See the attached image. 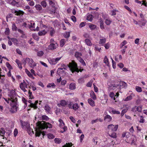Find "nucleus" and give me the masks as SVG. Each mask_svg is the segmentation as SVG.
I'll return each mask as SVG.
<instances>
[{"label": "nucleus", "mask_w": 147, "mask_h": 147, "mask_svg": "<svg viewBox=\"0 0 147 147\" xmlns=\"http://www.w3.org/2000/svg\"><path fill=\"white\" fill-rule=\"evenodd\" d=\"M9 98H4L5 100L8 103L11 104L13 102H17V95L14 90H12L9 93Z\"/></svg>", "instance_id": "nucleus-1"}, {"label": "nucleus", "mask_w": 147, "mask_h": 147, "mask_svg": "<svg viewBox=\"0 0 147 147\" xmlns=\"http://www.w3.org/2000/svg\"><path fill=\"white\" fill-rule=\"evenodd\" d=\"M36 124L37 127L39 129H44L48 128H51L52 127V125L51 123L44 121L42 122H38L36 123Z\"/></svg>", "instance_id": "nucleus-2"}, {"label": "nucleus", "mask_w": 147, "mask_h": 147, "mask_svg": "<svg viewBox=\"0 0 147 147\" xmlns=\"http://www.w3.org/2000/svg\"><path fill=\"white\" fill-rule=\"evenodd\" d=\"M23 64L24 65H26L27 63H28L29 66L32 68H33L36 65L33 60L31 59L26 58L23 59Z\"/></svg>", "instance_id": "nucleus-3"}, {"label": "nucleus", "mask_w": 147, "mask_h": 147, "mask_svg": "<svg viewBox=\"0 0 147 147\" xmlns=\"http://www.w3.org/2000/svg\"><path fill=\"white\" fill-rule=\"evenodd\" d=\"M108 90L109 91L115 90H119L120 86L118 84V83L113 82L111 84H109Z\"/></svg>", "instance_id": "nucleus-4"}, {"label": "nucleus", "mask_w": 147, "mask_h": 147, "mask_svg": "<svg viewBox=\"0 0 147 147\" xmlns=\"http://www.w3.org/2000/svg\"><path fill=\"white\" fill-rule=\"evenodd\" d=\"M77 64L74 61H72L71 63H69V67L72 72L74 71L79 72V71L78 68L77 67Z\"/></svg>", "instance_id": "nucleus-5"}, {"label": "nucleus", "mask_w": 147, "mask_h": 147, "mask_svg": "<svg viewBox=\"0 0 147 147\" xmlns=\"http://www.w3.org/2000/svg\"><path fill=\"white\" fill-rule=\"evenodd\" d=\"M58 121L59 123V126L61 128L63 129V131H61L60 132L61 133H63L67 130V127L65 126L64 122L61 119H59L58 120Z\"/></svg>", "instance_id": "nucleus-6"}, {"label": "nucleus", "mask_w": 147, "mask_h": 147, "mask_svg": "<svg viewBox=\"0 0 147 147\" xmlns=\"http://www.w3.org/2000/svg\"><path fill=\"white\" fill-rule=\"evenodd\" d=\"M118 125H108L107 127L108 132L116 131L118 129Z\"/></svg>", "instance_id": "nucleus-7"}, {"label": "nucleus", "mask_w": 147, "mask_h": 147, "mask_svg": "<svg viewBox=\"0 0 147 147\" xmlns=\"http://www.w3.org/2000/svg\"><path fill=\"white\" fill-rule=\"evenodd\" d=\"M61 57H57L55 58L49 59V62L52 65H54L57 64L58 61L61 59Z\"/></svg>", "instance_id": "nucleus-8"}, {"label": "nucleus", "mask_w": 147, "mask_h": 147, "mask_svg": "<svg viewBox=\"0 0 147 147\" xmlns=\"http://www.w3.org/2000/svg\"><path fill=\"white\" fill-rule=\"evenodd\" d=\"M20 88L24 92H26L27 90L26 88L28 87V85L24 81H23L20 84Z\"/></svg>", "instance_id": "nucleus-9"}, {"label": "nucleus", "mask_w": 147, "mask_h": 147, "mask_svg": "<svg viewBox=\"0 0 147 147\" xmlns=\"http://www.w3.org/2000/svg\"><path fill=\"white\" fill-rule=\"evenodd\" d=\"M16 102H13L12 103L13 104L11 103V108L10 111L11 113H14L16 112L17 111V107L16 106Z\"/></svg>", "instance_id": "nucleus-10"}, {"label": "nucleus", "mask_w": 147, "mask_h": 147, "mask_svg": "<svg viewBox=\"0 0 147 147\" xmlns=\"http://www.w3.org/2000/svg\"><path fill=\"white\" fill-rule=\"evenodd\" d=\"M57 47V43L55 42V43L50 44L48 46V48L49 50H53L56 49Z\"/></svg>", "instance_id": "nucleus-11"}, {"label": "nucleus", "mask_w": 147, "mask_h": 147, "mask_svg": "<svg viewBox=\"0 0 147 147\" xmlns=\"http://www.w3.org/2000/svg\"><path fill=\"white\" fill-rule=\"evenodd\" d=\"M22 128L24 129H29L30 127L29 124L27 122H23L22 123Z\"/></svg>", "instance_id": "nucleus-12"}, {"label": "nucleus", "mask_w": 147, "mask_h": 147, "mask_svg": "<svg viewBox=\"0 0 147 147\" xmlns=\"http://www.w3.org/2000/svg\"><path fill=\"white\" fill-rule=\"evenodd\" d=\"M7 3H9L10 4L13 5H17L19 3L16 2L15 0H13L11 1L10 0H6Z\"/></svg>", "instance_id": "nucleus-13"}, {"label": "nucleus", "mask_w": 147, "mask_h": 147, "mask_svg": "<svg viewBox=\"0 0 147 147\" xmlns=\"http://www.w3.org/2000/svg\"><path fill=\"white\" fill-rule=\"evenodd\" d=\"M67 104V102L64 100H61L60 102V103L58 104V105L60 107L61 106L65 107Z\"/></svg>", "instance_id": "nucleus-14"}, {"label": "nucleus", "mask_w": 147, "mask_h": 147, "mask_svg": "<svg viewBox=\"0 0 147 147\" xmlns=\"http://www.w3.org/2000/svg\"><path fill=\"white\" fill-rule=\"evenodd\" d=\"M106 38H105L102 37L100 39L99 42V44L103 46L104 44L106 42Z\"/></svg>", "instance_id": "nucleus-15"}, {"label": "nucleus", "mask_w": 147, "mask_h": 147, "mask_svg": "<svg viewBox=\"0 0 147 147\" xmlns=\"http://www.w3.org/2000/svg\"><path fill=\"white\" fill-rule=\"evenodd\" d=\"M135 96L134 94L133 93L131 94L130 95L127 96L125 98L123 99V100L124 101H128L131 100L133 97Z\"/></svg>", "instance_id": "nucleus-16"}, {"label": "nucleus", "mask_w": 147, "mask_h": 147, "mask_svg": "<svg viewBox=\"0 0 147 147\" xmlns=\"http://www.w3.org/2000/svg\"><path fill=\"white\" fill-rule=\"evenodd\" d=\"M118 84L120 86V87H121L122 88H126L127 87V84L125 82H121L118 83Z\"/></svg>", "instance_id": "nucleus-17"}, {"label": "nucleus", "mask_w": 147, "mask_h": 147, "mask_svg": "<svg viewBox=\"0 0 147 147\" xmlns=\"http://www.w3.org/2000/svg\"><path fill=\"white\" fill-rule=\"evenodd\" d=\"M25 71L26 73L30 78L32 79H34V78L32 76V74L27 69H25Z\"/></svg>", "instance_id": "nucleus-18"}, {"label": "nucleus", "mask_w": 147, "mask_h": 147, "mask_svg": "<svg viewBox=\"0 0 147 147\" xmlns=\"http://www.w3.org/2000/svg\"><path fill=\"white\" fill-rule=\"evenodd\" d=\"M44 109L47 113H49L51 112V108L48 105H45Z\"/></svg>", "instance_id": "nucleus-19"}, {"label": "nucleus", "mask_w": 147, "mask_h": 147, "mask_svg": "<svg viewBox=\"0 0 147 147\" xmlns=\"http://www.w3.org/2000/svg\"><path fill=\"white\" fill-rule=\"evenodd\" d=\"M14 12L18 16L23 15L24 13V12L23 11L18 10L15 11Z\"/></svg>", "instance_id": "nucleus-20"}, {"label": "nucleus", "mask_w": 147, "mask_h": 147, "mask_svg": "<svg viewBox=\"0 0 147 147\" xmlns=\"http://www.w3.org/2000/svg\"><path fill=\"white\" fill-rule=\"evenodd\" d=\"M88 103L92 107H94L95 106V105L94 102L91 98L88 99Z\"/></svg>", "instance_id": "nucleus-21"}, {"label": "nucleus", "mask_w": 147, "mask_h": 147, "mask_svg": "<svg viewBox=\"0 0 147 147\" xmlns=\"http://www.w3.org/2000/svg\"><path fill=\"white\" fill-rule=\"evenodd\" d=\"M28 102L30 103V106L31 107L33 108L34 109H36L37 108V107L36 106V104L32 103V101L31 100H29Z\"/></svg>", "instance_id": "nucleus-22"}, {"label": "nucleus", "mask_w": 147, "mask_h": 147, "mask_svg": "<svg viewBox=\"0 0 147 147\" xmlns=\"http://www.w3.org/2000/svg\"><path fill=\"white\" fill-rule=\"evenodd\" d=\"M108 133L109 136L111 138H115L117 137V134L115 132H113L111 133V132H108Z\"/></svg>", "instance_id": "nucleus-23"}, {"label": "nucleus", "mask_w": 147, "mask_h": 147, "mask_svg": "<svg viewBox=\"0 0 147 147\" xmlns=\"http://www.w3.org/2000/svg\"><path fill=\"white\" fill-rule=\"evenodd\" d=\"M85 42L86 44L89 46H91L92 45V43L91 40L88 39H86L85 40Z\"/></svg>", "instance_id": "nucleus-24"}, {"label": "nucleus", "mask_w": 147, "mask_h": 147, "mask_svg": "<svg viewBox=\"0 0 147 147\" xmlns=\"http://www.w3.org/2000/svg\"><path fill=\"white\" fill-rule=\"evenodd\" d=\"M47 33V31L45 30L40 31L38 32V34L39 36H41L45 35Z\"/></svg>", "instance_id": "nucleus-25"}, {"label": "nucleus", "mask_w": 147, "mask_h": 147, "mask_svg": "<svg viewBox=\"0 0 147 147\" xmlns=\"http://www.w3.org/2000/svg\"><path fill=\"white\" fill-rule=\"evenodd\" d=\"M90 96L94 100H95L96 99V96L93 91H91L90 93Z\"/></svg>", "instance_id": "nucleus-26"}, {"label": "nucleus", "mask_w": 147, "mask_h": 147, "mask_svg": "<svg viewBox=\"0 0 147 147\" xmlns=\"http://www.w3.org/2000/svg\"><path fill=\"white\" fill-rule=\"evenodd\" d=\"M82 55V53L80 52H76L75 53V57L78 59L81 58V57Z\"/></svg>", "instance_id": "nucleus-27"}, {"label": "nucleus", "mask_w": 147, "mask_h": 147, "mask_svg": "<svg viewBox=\"0 0 147 147\" xmlns=\"http://www.w3.org/2000/svg\"><path fill=\"white\" fill-rule=\"evenodd\" d=\"M69 88L71 90H74L76 89V84L74 83H72L70 84Z\"/></svg>", "instance_id": "nucleus-28"}, {"label": "nucleus", "mask_w": 147, "mask_h": 147, "mask_svg": "<svg viewBox=\"0 0 147 147\" xmlns=\"http://www.w3.org/2000/svg\"><path fill=\"white\" fill-rule=\"evenodd\" d=\"M105 120H106L108 121L109 122L112 120L111 117L109 115H107L104 118Z\"/></svg>", "instance_id": "nucleus-29"}, {"label": "nucleus", "mask_w": 147, "mask_h": 147, "mask_svg": "<svg viewBox=\"0 0 147 147\" xmlns=\"http://www.w3.org/2000/svg\"><path fill=\"white\" fill-rule=\"evenodd\" d=\"M54 142L56 144H60L62 141L61 140L60 138H56L54 139Z\"/></svg>", "instance_id": "nucleus-30"}, {"label": "nucleus", "mask_w": 147, "mask_h": 147, "mask_svg": "<svg viewBox=\"0 0 147 147\" xmlns=\"http://www.w3.org/2000/svg\"><path fill=\"white\" fill-rule=\"evenodd\" d=\"M100 28L102 29H104L105 27L104 25V23L103 21H102V19H100Z\"/></svg>", "instance_id": "nucleus-31"}, {"label": "nucleus", "mask_w": 147, "mask_h": 147, "mask_svg": "<svg viewBox=\"0 0 147 147\" xmlns=\"http://www.w3.org/2000/svg\"><path fill=\"white\" fill-rule=\"evenodd\" d=\"M104 62L108 66L109 65V62L107 56H105L104 59Z\"/></svg>", "instance_id": "nucleus-32"}, {"label": "nucleus", "mask_w": 147, "mask_h": 147, "mask_svg": "<svg viewBox=\"0 0 147 147\" xmlns=\"http://www.w3.org/2000/svg\"><path fill=\"white\" fill-rule=\"evenodd\" d=\"M44 53L43 51H38L37 53V55L38 57H41L44 55Z\"/></svg>", "instance_id": "nucleus-33"}, {"label": "nucleus", "mask_w": 147, "mask_h": 147, "mask_svg": "<svg viewBox=\"0 0 147 147\" xmlns=\"http://www.w3.org/2000/svg\"><path fill=\"white\" fill-rule=\"evenodd\" d=\"M60 42L61 47H63L65 44V40L64 39H61L60 41Z\"/></svg>", "instance_id": "nucleus-34"}, {"label": "nucleus", "mask_w": 147, "mask_h": 147, "mask_svg": "<svg viewBox=\"0 0 147 147\" xmlns=\"http://www.w3.org/2000/svg\"><path fill=\"white\" fill-rule=\"evenodd\" d=\"M111 22V21L109 18H107L105 19V23L107 25H110Z\"/></svg>", "instance_id": "nucleus-35"}, {"label": "nucleus", "mask_w": 147, "mask_h": 147, "mask_svg": "<svg viewBox=\"0 0 147 147\" xmlns=\"http://www.w3.org/2000/svg\"><path fill=\"white\" fill-rule=\"evenodd\" d=\"M11 40L14 45H17L18 44V41L15 38H11Z\"/></svg>", "instance_id": "nucleus-36"}, {"label": "nucleus", "mask_w": 147, "mask_h": 147, "mask_svg": "<svg viewBox=\"0 0 147 147\" xmlns=\"http://www.w3.org/2000/svg\"><path fill=\"white\" fill-rule=\"evenodd\" d=\"M16 62L18 66V67L20 69H22V64L20 63V61H19V60L18 59H16Z\"/></svg>", "instance_id": "nucleus-37"}, {"label": "nucleus", "mask_w": 147, "mask_h": 147, "mask_svg": "<svg viewBox=\"0 0 147 147\" xmlns=\"http://www.w3.org/2000/svg\"><path fill=\"white\" fill-rule=\"evenodd\" d=\"M79 107V106L78 105L77 103H75L73 105V106H72V109H73L74 110H76Z\"/></svg>", "instance_id": "nucleus-38"}, {"label": "nucleus", "mask_w": 147, "mask_h": 147, "mask_svg": "<svg viewBox=\"0 0 147 147\" xmlns=\"http://www.w3.org/2000/svg\"><path fill=\"white\" fill-rule=\"evenodd\" d=\"M89 27L91 30H93L96 28V26L94 24H91L89 25Z\"/></svg>", "instance_id": "nucleus-39"}, {"label": "nucleus", "mask_w": 147, "mask_h": 147, "mask_svg": "<svg viewBox=\"0 0 147 147\" xmlns=\"http://www.w3.org/2000/svg\"><path fill=\"white\" fill-rule=\"evenodd\" d=\"M110 96L114 100H115V97L116 96V95L114 94L113 92H111L109 94Z\"/></svg>", "instance_id": "nucleus-40"}, {"label": "nucleus", "mask_w": 147, "mask_h": 147, "mask_svg": "<svg viewBox=\"0 0 147 147\" xmlns=\"http://www.w3.org/2000/svg\"><path fill=\"white\" fill-rule=\"evenodd\" d=\"M86 19L89 21H92V15H89L87 16Z\"/></svg>", "instance_id": "nucleus-41"}, {"label": "nucleus", "mask_w": 147, "mask_h": 147, "mask_svg": "<svg viewBox=\"0 0 147 147\" xmlns=\"http://www.w3.org/2000/svg\"><path fill=\"white\" fill-rule=\"evenodd\" d=\"M35 7L36 9L38 10H40L42 9V7L39 4H37L36 5Z\"/></svg>", "instance_id": "nucleus-42"}, {"label": "nucleus", "mask_w": 147, "mask_h": 147, "mask_svg": "<svg viewBox=\"0 0 147 147\" xmlns=\"http://www.w3.org/2000/svg\"><path fill=\"white\" fill-rule=\"evenodd\" d=\"M47 137L49 139H53L55 138V136L53 134L50 133L48 134L47 135Z\"/></svg>", "instance_id": "nucleus-43"}, {"label": "nucleus", "mask_w": 147, "mask_h": 147, "mask_svg": "<svg viewBox=\"0 0 147 147\" xmlns=\"http://www.w3.org/2000/svg\"><path fill=\"white\" fill-rule=\"evenodd\" d=\"M40 4L43 7H45L47 6V4L45 1H42Z\"/></svg>", "instance_id": "nucleus-44"}, {"label": "nucleus", "mask_w": 147, "mask_h": 147, "mask_svg": "<svg viewBox=\"0 0 147 147\" xmlns=\"http://www.w3.org/2000/svg\"><path fill=\"white\" fill-rule=\"evenodd\" d=\"M136 90L138 92H141L142 91L141 88L138 86L136 87Z\"/></svg>", "instance_id": "nucleus-45"}, {"label": "nucleus", "mask_w": 147, "mask_h": 147, "mask_svg": "<svg viewBox=\"0 0 147 147\" xmlns=\"http://www.w3.org/2000/svg\"><path fill=\"white\" fill-rule=\"evenodd\" d=\"M64 36L65 38H68L70 36V33L69 32H66L64 34Z\"/></svg>", "instance_id": "nucleus-46"}, {"label": "nucleus", "mask_w": 147, "mask_h": 147, "mask_svg": "<svg viewBox=\"0 0 147 147\" xmlns=\"http://www.w3.org/2000/svg\"><path fill=\"white\" fill-rule=\"evenodd\" d=\"M55 86V85L54 83H49V84L47 86V87L48 88H50L52 87L53 88H54Z\"/></svg>", "instance_id": "nucleus-47"}, {"label": "nucleus", "mask_w": 147, "mask_h": 147, "mask_svg": "<svg viewBox=\"0 0 147 147\" xmlns=\"http://www.w3.org/2000/svg\"><path fill=\"white\" fill-rule=\"evenodd\" d=\"M55 1V0H48V1L49 5L52 6H53L54 5Z\"/></svg>", "instance_id": "nucleus-48"}, {"label": "nucleus", "mask_w": 147, "mask_h": 147, "mask_svg": "<svg viewBox=\"0 0 147 147\" xmlns=\"http://www.w3.org/2000/svg\"><path fill=\"white\" fill-rule=\"evenodd\" d=\"M128 109L127 108L126 109H124L122 111L121 113V116H123L124 114L127 111Z\"/></svg>", "instance_id": "nucleus-49"}, {"label": "nucleus", "mask_w": 147, "mask_h": 147, "mask_svg": "<svg viewBox=\"0 0 147 147\" xmlns=\"http://www.w3.org/2000/svg\"><path fill=\"white\" fill-rule=\"evenodd\" d=\"M127 42L126 40H124L121 44L120 47L122 48L124 45L126 44Z\"/></svg>", "instance_id": "nucleus-50"}, {"label": "nucleus", "mask_w": 147, "mask_h": 147, "mask_svg": "<svg viewBox=\"0 0 147 147\" xmlns=\"http://www.w3.org/2000/svg\"><path fill=\"white\" fill-rule=\"evenodd\" d=\"M17 27L15 25V24L13 23L12 25V30L13 31H16L17 30Z\"/></svg>", "instance_id": "nucleus-51"}, {"label": "nucleus", "mask_w": 147, "mask_h": 147, "mask_svg": "<svg viewBox=\"0 0 147 147\" xmlns=\"http://www.w3.org/2000/svg\"><path fill=\"white\" fill-rule=\"evenodd\" d=\"M110 45V43L109 42H107L104 45V47L105 49H109Z\"/></svg>", "instance_id": "nucleus-52"}, {"label": "nucleus", "mask_w": 147, "mask_h": 147, "mask_svg": "<svg viewBox=\"0 0 147 147\" xmlns=\"http://www.w3.org/2000/svg\"><path fill=\"white\" fill-rule=\"evenodd\" d=\"M80 62H81L83 65H85L86 63L84 60L82 58H79L78 59Z\"/></svg>", "instance_id": "nucleus-53"}, {"label": "nucleus", "mask_w": 147, "mask_h": 147, "mask_svg": "<svg viewBox=\"0 0 147 147\" xmlns=\"http://www.w3.org/2000/svg\"><path fill=\"white\" fill-rule=\"evenodd\" d=\"M42 119L43 120H48L49 119V117L46 115H43L42 117Z\"/></svg>", "instance_id": "nucleus-54"}, {"label": "nucleus", "mask_w": 147, "mask_h": 147, "mask_svg": "<svg viewBox=\"0 0 147 147\" xmlns=\"http://www.w3.org/2000/svg\"><path fill=\"white\" fill-rule=\"evenodd\" d=\"M41 133L42 132L40 131H36L35 133L36 136L39 137Z\"/></svg>", "instance_id": "nucleus-55"}, {"label": "nucleus", "mask_w": 147, "mask_h": 147, "mask_svg": "<svg viewBox=\"0 0 147 147\" xmlns=\"http://www.w3.org/2000/svg\"><path fill=\"white\" fill-rule=\"evenodd\" d=\"M7 38L9 39L8 41V44L9 46H11L12 45V42L11 40V38H10L9 36H8Z\"/></svg>", "instance_id": "nucleus-56"}, {"label": "nucleus", "mask_w": 147, "mask_h": 147, "mask_svg": "<svg viewBox=\"0 0 147 147\" xmlns=\"http://www.w3.org/2000/svg\"><path fill=\"white\" fill-rule=\"evenodd\" d=\"M112 113L114 114H120V112L119 111L115 110H112Z\"/></svg>", "instance_id": "nucleus-57"}, {"label": "nucleus", "mask_w": 147, "mask_h": 147, "mask_svg": "<svg viewBox=\"0 0 147 147\" xmlns=\"http://www.w3.org/2000/svg\"><path fill=\"white\" fill-rule=\"evenodd\" d=\"M28 94L30 99H32L34 98V96L32 95V93L31 92H30V91H29L28 92Z\"/></svg>", "instance_id": "nucleus-58"}, {"label": "nucleus", "mask_w": 147, "mask_h": 147, "mask_svg": "<svg viewBox=\"0 0 147 147\" xmlns=\"http://www.w3.org/2000/svg\"><path fill=\"white\" fill-rule=\"evenodd\" d=\"M18 133V130L16 129H15L13 132L14 136L15 137L16 136Z\"/></svg>", "instance_id": "nucleus-59"}, {"label": "nucleus", "mask_w": 147, "mask_h": 147, "mask_svg": "<svg viewBox=\"0 0 147 147\" xmlns=\"http://www.w3.org/2000/svg\"><path fill=\"white\" fill-rule=\"evenodd\" d=\"M117 65L121 68H122L124 66V64L121 63H118Z\"/></svg>", "instance_id": "nucleus-60"}, {"label": "nucleus", "mask_w": 147, "mask_h": 147, "mask_svg": "<svg viewBox=\"0 0 147 147\" xmlns=\"http://www.w3.org/2000/svg\"><path fill=\"white\" fill-rule=\"evenodd\" d=\"M5 33L6 35H8L9 33V29L8 28H6Z\"/></svg>", "instance_id": "nucleus-61"}, {"label": "nucleus", "mask_w": 147, "mask_h": 147, "mask_svg": "<svg viewBox=\"0 0 147 147\" xmlns=\"http://www.w3.org/2000/svg\"><path fill=\"white\" fill-rule=\"evenodd\" d=\"M85 22H81L79 25V27L81 28L84 26L85 25Z\"/></svg>", "instance_id": "nucleus-62"}, {"label": "nucleus", "mask_w": 147, "mask_h": 147, "mask_svg": "<svg viewBox=\"0 0 147 147\" xmlns=\"http://www.w3.org/2000/svg\"><path fill=\"white\" fill-rule=\"evenodd\" d=\"M32 36L33 38L35 40H38L39 39V37L36 35L35 34H33L32 35Z\"/></svg>", "instance_id": "nucleus-63"}, {"label": "nucleus", "mask_w": 147, "mask_h": 147, "mask_svg": "<svg viewBox=\"0 0 147 147\" xmlns=\"http://www.w3.org/2000/svg\"><path fill=\"white\" fill-rule=\"evenodd\" d=\"M74 104L72 102H69V104H68V107L70 108V109H72V106H73V105Z\"/></svg>", "instance_id": "nucleus-64"}]
</instances>
